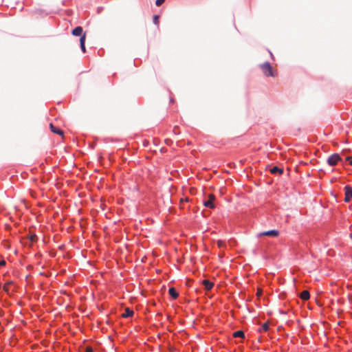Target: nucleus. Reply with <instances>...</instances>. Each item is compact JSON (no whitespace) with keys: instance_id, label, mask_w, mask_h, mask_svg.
I'll return each instance as SVG.
<instances>
[{"instance_id":"4468645a","label":"nucleus","mask_w":352,"mask_h":352,"mask_svg":"<svg viewBox=\"0 0 352 352\" xmlns=\"http://www.w3.org/2000/svg\"><path fill=\"white\" fill-rule=\"evenodd\" d=\"M233 337L234 338H243L244 332L243 331H237L233 333Z\"/></svg>"},{"instance_id":"f03ea898","label":"nucleus","mask_w":352,"mask_h":352,"mask_svg":"<svg viewBox=\"0 0 352 352\" xmlns=\"http://www.w3.org/2000/svg\"><path fill=\"white\" fill-rule=\"evenodd\" d=\"M341 160L340 156L338 153H334L330 155L327 159V163L329 166H335L338 162Z\"/></svg>"},{"instance_id":"7ed1b4c3","label":"nucleus","mask_w":352,"mask_h":352,"mask_svg":"<svg viewBox=\"0 0 352 352\" xmlns=\"http://www.w3.org/2000/svg\"><path fill=\"white\" fill-rule=\"evenodd\" d=\"M279 232L276 230H272L269 231L262 232L258 234V236H267L272 237H276L278 236Z\"/></svg>"},{"instance_id":"a211bd4d","label":"nucleus","mask_w":352,"mask_h":352,"mask_svg":"<svg viewBox=\"0 0 352 352\" xmlns=\"http://www.w3.org/2000/svg\"><path fill=\"white\" fill-rule=\"evenodd\" d=\"M164 1L165 0H156L155 4L157 6H160L164 2Z\"/></svg>"},{"instance_id":"ddd939ff","label":"nucleus","mask_w":352,"mask_h":352,"mask_svg":"<svg viewBox=\"0 0 352 352\" xmlns=\"http://www.w3.org/2000/svg\"><path fill=\"white\" fill-rule=\"evenodd\" d=\"M133 311L131 310L129 308H126L124 310V313L122 314L123 318H127L132 316L133 315Z\"/></svg>"},{"instance_id":"5701e85b","label":"nucleus","mask_w":352,"mask_h":352,"mask_svg":"<svg viewBox=\"0 0 352 352\" xmlns=\"http://www.w3.org/2000/svg\"><path fill=\"white\" fill-rule=\"evenodd\" d=\"M261 294H262V290H261V289H258L257 290L256 295H257V296H260V295H261Z\"/></svg>"},{"instance_id":"6e6552de","label":"nucleus","mask_w":352,"mask_h":352,"mask_svg":"<svg viewBox=\"0 0 352 352\" xmlns=\"http://www.w3.org/2000/svg\"><path fill=\"white\" fill-rule=\"evenodd\" d=\"M50 128L52 132H53L56 134L60 135H63V131L62 130H60V129L55 127L53 125V124L51 123L50 124Z\"/></svg>"},{"instance_id":"b1692460","label":"nucleus","mask_w":352,"mask_h":352,"mask_svg":"<svg viewBox=\"0 0 352 352\" xmlns=\"http://www.w3.org/2000/svg\"><path fill=\"white\" fill-rule=\"evenodd\" d=\"M157 19H158V16H155V17H154V21H157Z\"/></svg>"},{"instance_id":"f3484780","label":"nucleus","mask_w":352,"mask_h":352,"mask_svg":"<svg viewBox=\"0 0 352 352\" xmlns=\"http://www.w3.org/2000/svg\"><path fill=\"white\" fill-rule=\"evenodd\" d=\"M217 245L219 248H221L225 246V243L223 241L219 240L217 241Z\"/></svg>"},{"instance_id":"0eeeda50","label":"nucleus","mask_w":352,"mask_h":352,"mask_svg":"<svg viewBox=\"0 0 352 352\" xmlns=\"http://www.w3.org/2000/svg\"><path fill=\"white\" fill-rule=\"evenodd\" d=\"M72 34L74 35V36H82V28L80 27V26H78L76 28H75L72 32Z\"/></svg>"},{"instance_id":"f257e3e1","label":"nucleus","mask_w":352,"mask_h":352,"mask_svg":"<svg viewBox=\"0 0 352 352\" xmlns=\"http://www.w3.org/2000/svg\"><path fill=\"white\" fill-rule=\"evenodd\" d=\"M260 67L265 76H274L272 67L268 62L261 64Z\"/></svg>"},{"instance_id":"412c9836","label":"nucleus","mask_w":352,"mask_h":352,"mask_svg":"<svg viewBox=\"0 0 352 352\" xmlns=\"http://www.w3.org/2000/svg\"><path fill=\"white\" fill-rule=\"evenodd\" d=\"M36 239V235H32L31 237H30V240L32 241H35Z\"/></svg>"},{"instance_id":"dca6fc26","label":"nucleus","mask_w":352,"mask_h":352,"mask_svg":"<svg viewBox=\"0 0 352 352\" xmlns=\"http://www.w3.org/2000/svg\"><path fill=\"white\" fill-rule=\"evenodd\" d=\"M261 329L263 331H268L269 329V325H268V323L267 322H265L262 327H261Z\"/></svg>"},{"instance_id":"4be33fe9","label":"nucleus","mask_w":352,"mask_h":352,"mask_svg":"<svg viewBox=\"0 0 352 352\" xmlns=\"http://www.w3.org/2000/svg\"><path fill=\"white\" fill-rule=\"evenodd\" d=\"M6 265V261L4 260H1L0 261V266H3Z\"/></svg>"},{"instance_id":"f8f14e48","label":"nucleus","mask_w":352,"mask_h":352,"mask_svg":"<svg viewBox=\"0 0 352 352\" xmlns=\"http://www.w3.org/2000/svg\"><path fill=\"white\" fill-rule=\"evenodd\" d=\"M168 293L174 299H176L179 296V294L176 292L174 287H170L168 289Z\"/></svg>"},{"instance_id":"9d476101","label":"nucleus","mask_w":352,"mask_h":352,"mask_svg":"<svg viewBox=\"0 0 352 352\" xmlns=\"http://www.w3.org/2000/svg\"><path fill=\"white\" fill-rule=\"evenodd\" d=\"M85 38H86V34L85 33L83 34L80 38V48L83 52H85Z\"/></svg>"},{"instance_id":"2eb2a0df","label":"nucleus","mask_w":352,"mask_h":352,"mask_svg":"<svg viewBox=\"0 0 352 352\" xmlns=\"http://www.w3.org/2000/svg\"><path fill=\"white\" fill-rule=\"evenodd\" d=\"M12 283L11 281L10 282H8L7 283L5 284V285L3 286V290L7 292L8 294L9 293V288H8V285H10V284H12Z\"/></svg>"},{"instance_id":"6ab92c4d","label":"nucleus","mask_w":352,"mask_h":352,"mask_svg":"<svg viewBox=\"0 0 352 352\" xmlns=\"http://www.w3.org/2000/svg\"><path fill=\"white\" fill-rule=\"evenodd\" d=\"M85 352H94L93 349L90 346H87L85 348Z\"/></svg>"},{"instance_id":"20e7f679","label":"nucleus","mask_w":352,"mask_h":352,"mask_svg":"<svg viewBox=\"0 0 352 352\" xmlns=\"http://www.w3.org/2000/svg\"><path fill=\"white\" fill-rule=\"evenodd\" d=\"M214 199H215V197L214 195H212V194L209 195L208 200L204 201V206L206 207H208L210 208H214Z\"/></svg>"},{"instance_id":"aec40b11","label":"nucleus","mask_w":352,"mask_h":352,"mask_svg":"<svg viewBox=\"0 0 352 352\" xmlns=\"http://www.w3.org/2000/svg\"><path fill=\"white\" fill-rule=\"evenodd\" d=\"M346 160L347 161H349V164L352 166V156H351V157H347L346 158Z\"/></svg>"},{"instance_id":"1a4fd4ad","label":"nucleus","mask_w":352,"mask_h":352,"mask_svg":"<svg viewBox=\"0 0 352 352\" xmlns=\"http://www.w3.org/2000/svg\"><path fill=\"white\" fill-rule=\"evenodd\" d=\"M270 173L274 175H282L283 173V170L278 166H274L270 169Z\"/></svg>"},{"instance_id":"39448f33","label":"nucleus","mask_w":352,"mask_h":352,"mask_svg":"<svg viewBox=\"0 0 352 352\" xmlns=\"http://www.w3.org/2000/svg\"><path fill=\"white\" fill-rule=\"evenodd\" d=\"M344 191H345L344 201L346 202H348L352 199V188L349 186H346L344 187Z\"/></svg>"},{"instance_id":"423d86ee","label":"nucleus","mask_w":352,"mask_h":352,"mask_svg":"<svg viewBox=\"0 0 352 352\" xmlns=\"http://www.w3.org/2000/svg\"><path fill=\"white\" fill-rule=\"evenodd\" d=\"M202 284L204 285L205 289L207 291L210 290L214 285L213 283L210 282L209 280H204L202 281Z\"/></svg>"},{"instance_id":"9b49d317","label":"nucleus","mask_w":352,"mask_h":352,"mask_svg":"<svg viewBox=\"0 0 352 352\" xmlns=\"http://www.w3.org/2000/svg\"><path fill=\"white\" fill-rule=\"evenodd\" d=\"M300 298L303 300H307L310 298L309 292L307 290H304L300 294Z\"/></svg>"}]
</instances>
